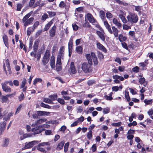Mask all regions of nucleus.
<instances>
[{
	"mask_svg": "<svg viewBox=\"0 0 153 153\" xmlns=\"http://www.w3.org/2000/svg\"><path fill=\"white\" fill-rule=\"evenodd\" d=\"M49 122H47L45 124L39 126L37 127L33 128L32 131L34 133V134H38L40 133L42 131L45 130V128H48L50 126L48 124L49 123Z\"/></svg>",
	"mask_w": 153,
	"mask_h": 153,
	"instance_id": "obj_1",
	"label": "nucleus"
},
{
	"mask_svg": "<svg viewBox=\"0 0 153 153\" xmlns=\"http://www.w3.org/2000/svg\"><path fill=\"white\" fill-rule=\"evenodd\" d=\"M126 18L127 21L132 24L136 23L138 20V17L137 14L132 13H130Z\"/></svg>",
	"mask_w": 153,
	"mask_h": 153,
	"instance_id": "obj_2",
	"label": "nucleus"
},
{
	"mask_svg": "<svg viewBox=\"0 0 153 153\" xmlns=\"http://www.w3.org/2000/svg\"><path fill=\"white\" fill-rule=\"evenodd\" d=\"M92 63L91 62L90 63L85 62L82 64L81 68L83 71L85 73L89 72L91 71V66Z\"/></svg>",
	"mask_w": 153,
	"mask_h": 153,
	"instance_id": "obj_3",
	"label": "nucleus"
},
{
	"mask_svg": "<svg viewBox=\"0 0 153 153\" xmlns=\"http://www.w3.org/2000/svg\"><path fill=\"white\" fill-rule=\"evenodd\" d=\"M31 14L29 13L25 16L22 19V22L24 23V25L26 27L30 24L33 21L34 18L33 17H31L28 19L30 16Z\"/></svg>",
	"mask_w": 153,
	"mask_h": 153,
	"instance_id": "obj_4",
	"label": "nucleus"
},
{
	"mask_svg": "<svg viewBox=\"0 0 153 153\" xmlns=\"http://www.w3.org/2000/svg\"><path fill=\"white\" fill-rule=\"evenodd\" d=\"M61 56H62V55H61ZM61 57L60 56H57L56 59V64L55 67L56 68V70L58 71H60L62 69L61 60L62 59L61 58Z\"/></svg>",
	"mask_w": 153,
	"mask_h": 153,
	"instance_id": "obj_5",
	"label": "nucleus"
},
{
	"mask_svg": "<svg viewBox=\"0 0 153 153\" xmlns=\"http://www.w3.org/2000/svg\"><path fill=\"white\" fill-rule=\"evenodd\" d=\"M126 13L122 10H120L118 16L122 22L124 23H126L127 22V20L125 18Z\"/></svg>",
	"mask_w": 153,
	"mask_h": 153,
	"instance_id": "obj_6",
	"label": "nucleus"
},
{
	"mask_svg": "<svg viewBox=\"0 0 153 153\" xmlns=\"http://www.w3.org/2000/svg\"><path fill=\"white\" fill-rule=\"evenodd\" d=\"M3 91L6 93H10L12 91L11 88L7 85V82H3L1 83Z\"/></svg>",
	"mask_w": 153,
	"mask_h": 153,
	"instance_id": "obj_7",
	"label": "nucleus"
},
{
	"mask_svg": "<svg viewBox=\"0 0 153 153\" xmlns=\"http://www.w3.org/2000/svg\"><path fill=\"white\" fill-rule=\"evenodd\" d=\"M85 19H86L91 23L94 24L97 22L96 20L94 18L93 16L90 13H88L85 16Z\"/></svg>",
	"mask_w": 153,
	"mask_h": 153,
	"instance_id": "obj_8",
	"label": "nucleus"
},
{
	"mask_svg": "<svg viewBox=\"0 0 153 153\" xmlns=\"http://www.w3.org/2000/svg\"><path fill=\"white\" fill-rule=\"evenodd\" d=\"M119 30L115 26H112L111 28L108 32L110 34H113L115 37H117L118 36Z\"/></svg>",
	"mask_w": 153,
	"mask_h": 153,
	"instance_id": "obj_9",
	"label": "nucleus"
},
{
	"mask_svg": "<svg viewBox=\"0 0 153 153\" xmlns=\"http://www.w3.org/2000/svg\"><path fill=\"white\" fill-rule=\"evenodd\" d=\"M50 54L48 51H47L45 54L42 59V62L44 65L47 64L49 59Z\"/></svg>",
	"mask_w": 153,
	"mask_h": 153,
	"instance_id": "obj_10",
	"label": "nucleus"
},
{
	"mask_svg": "<svg viewBox=\"0 0 153 153\" xmlns=\"http://www.w3.org/2000/svg\"><path fill=\"white\" fill-rule=\"evenodd\" d=\"M5 63L4 64L3 68L4 70L5 71L6 74H7V71L6 67L7 69V71L9 72V73L10 74L11 73V71L10 67V64L9 61L8 59H7L5 61Z\"/></svg>",
	"mask_w": 153,
	"mask_h": 153,
	"instance_id": "obj_11",
	"label": "nucleus"
},
{
	"mask_svg": "<svg viewBox=\"0 0 153 153\" xmlns=\"http://www.w3.org/2000/svg\"><path fill=\"white\" fill-rule=\"evenodd\" d=\"M38 143V141L34 140L28 143H26L25 146V149H28L32 147L34 145L37 144Z\"/></svg>",
	"mask_w": 153,
	"mask_h": 153,
	"instance_id": "obj_12",
	"label": "nucleus"
},
{
	"mask_svg": "<svg viewBox=\"0 0 153 153\" xmlns=\"http://www.w3.org/2000/svg\"><path fill=\"white\" fill-rule=\"evenodd\" d=\"M69 72L73 74H75L76 72L74 62H71V64L69 70Z\"/></svg>",
	"mask_w": 153,
	"mask_h": 153,
	"instance_id": "obj_13",
	"label": "nucleus"
},
{
	"mask_svg": "<svg viewBox=\"0 0 153 153\" xmlns=\"http://www.w3.org/2000/svg\"><path fill=\"white\" fill-rule=\"evenodd\" d=\"M6 124L5 122H2L0 123V135H1L4 132Z\"/></svg>",
	"mask_w": 153,
	"mask_h": 153,
	"instance_id": "obj_14",
	"label": "nucleus"
},
{
	"mask_svg": "<svg viewBox=\"0 0 153 153\" xmlns=\"http://www.w3.org/2000/svg\"><path fill=\"white\" fill-rule=\"evenodd\" d=\"M97 48L100 50H101L104 52H107V50L105 48L100 42L97 43Z\"/></svg>",
	"mask_w": 153,
	"mask_h": 153,
	"instance_id": "obj_15",
	"label": "nucleus"
},
{
	"mask_svg": "<svg viewBox=\"0 0 153 153\" xmlns=\"http://www.w3.org/2000/svg\"><path fill=\"white\" fill-rule=\"evenodd\" d=\"M56 26L54 25L49 30V32L51 37H52L55 36L56 32Z\"/></svg>",
	"mask_w": 153,
	"mask_h": 153,
	"instance_id": "obj_16",
	"label": "nucleus"
},
{
	"mask_svg": "<svg viewBox=\"0 0 153 153\" xmlns=\"http://www.w3.org/2000/svg\"><path fill=\"white\" fill-rule=\"evenodd\" d=\"M50 65L52 68H55V57L53 55H52L51 58Z\"/></svg>",
	"mask_w": 153,
	"mask_h": 153,
	"instance_id": "obj_17",
	"label": "nucleus"
},
{
	"mask_svg": "<svg viewBox=\"0 0 153 153\" xmlns=\"http://www.w3.org/2000/svg\"><path fill=\"white\" fill-rule=\"evenodd\" d=\"M97 33L101 39L102 41H104L105 40V37L104 36V31H103L102 32H101L100 31H97Z\"/></svg>",
	"mask_w": 153,
	"mask_h": 153,
	"instance_id": "obj_18",
	"label": "nucleus"
},
{
	"mask_svg": "<svg viewBox=\"0 0 153 153\" xmlns=\"http://www.w3.org/2000/svg\"><path fill=\"white\" fill-rule=\"evenodd\" d=\"M53 19H52L51 21L49 22L48 24L45 25L44 28V31H47L51 25L53 24Z\"/></svg>",
	"mask_w": 153,
	"mask_h": 153,
	"instance_id": "obj_19",
	"label": "nucleus"
},
{
	"mask_svg": "<svg viewBox=\"0 0 153 153\" xmlns=\"http://www.w3.org/2000/svg\"><path fill=\"white\" fill-rule=\"evenodd\" d=\"M91 54L92 58V61H93V62L95 65H97L98 64V61L95 53H94L92 52L91 53Z\"/></svg>",
	"mask_w": 153,
	"mask_h": 153,
	"instance_id": "obj_20",
	"label": "nucleus"
},
{
	"mask_svg": "<svg viewBox=\"0 0 153 153\" xmlns=\"http://www.w3.org/2000/svg\"><path fill=\"white\" fill-rule=\"evenodd\" d=\"M113 22L117 26L118 28H120L122 27V24L119 22L116 18H114L113 19Z\"/></svg>",
	"mask_w": 153,
	"mask_h": 153,
	"instance_id": "obj_21",
	"label": "nucleus"
},
{
	"mask_svg": "<svg viewBox=\"0 0 153 153\" xmlns=\"http://www.w3.org/2000/svg\"><path fill=\"white\" fill-rule=\"evenodd\" d=\"M3 39L5 46L8 48V43L7 36L6 35H4L3 36Z\"/></svg>",
	"mask_w": 153,
	"mask_h": 153,
	"instance_id": "obj_22",
	"label": "nucleus"
},
{
	"mask_svg": "<svg viewBox=\"0 0 153 153\" xmlns=\"http://www.w3.org/2000/svg\"><path fill=\"white\" fill-rule=\"evenodd\" d=\"M65 49V47L63 46L62 47L60 48V51H59L58 55L57 56H61V55H62V56L61 57V58L62 59H63V56H64V50Z\"/></svg>",
	"mask_w": 153,
	"mask_h": 153,
	"instance_id": "obj_23",
	"label": "nucleus"
},
{
	"mask_svg": "<svg viewBox=\"0 0 153 153\" xmlns=\"http://www.w3.org/2000/svg\"><path fill=\"white\" fill-rule=\"evenodd\" d=\"M64 143L65 142L64 141H62L59 143L56 148L57 149L59 150L62 149L63 148Z\"/></svg>",
	"mask_w": 153,
	"mask_h": 153,
	"instance_id": "obj_24",
	"label": "nucleus"
},
{
	"mask_svg": "<svg viewBox=\"0 0 153 153\" xmlns=\"http://www.w3.org/2000/svg\"><path fill=\"white\" fill-rule=\"evenodd\" d=\"M104 23L105 26V27L107 29L108 31L109 32V31L110 30H111V29L110 25H109V24L106 21H104Z\"/></svg>",
	"mask_w": 153,
	"mask_h": 153,
	"instance_id": "obj_25",
	"label": "nucleus"
},
{
	"mask_svg": "<svg viewBox=\"0 0 153 153\" xmlns=\"http://www.w3.org/2000/svg\"><path fill=\"white\" fill-rule=\"evenodd\" d=\"M82 48L81 46H78L76 48V51L79 54H82Z\"/></svg>",
	"mask_w": 153,
	"mask_h": 153,
	"instance_id": "obj_26",
	"label": "nucleus"
},
{
	"mask_svg": "<svg viewBox=\"0 0 153 153\" xmlns=\"http://www.w3.org/2000/svg\"><path fill=\"white\" fill-rule=\"evenodd\" d=\"M118 38L120 41L122 42L125 41L127 39L126 37L123 36V35L121 34L119 35Z\"/></svg>",
	"mask_w": 153,
	"mask_h": 153,
	"instance_id": "obj_27",
	"label": "nucleus"
},
{
	"mask_svg": "<svg viewBox=\"0 0 153 153\" xmlns=\"http://www.w3.org/2000/svg\"><path fill=\"white\" fill-rule=\"evenodd\" d=\"M59 6L60 8H64L65 7L66 9H68V7L66 6L65 3L64 1H61L60 2Z\"/></svg>",
	"mask_w": 153,
	"mask_h": 153,
	"instance_id": "obj_28",
	"label": "nucleus"
},
{
	"mask_svg": "<svg viewBox=\"0 0 153 153\" xmlns=\"http://www.w3.org/2000/svg\"><path fill=\"white\" fill-rule=\"evenodd\" d=\"M135 10L139 12V13H141V10L142 9V7L139 6H136L134 5Z\"/></svg>",
	"mask_w": 153,
	"mask_h": 153,
	"instance_id": "obj_29",
	"label": "nucleus"
},
{
	"mask_svg": "<svg viewBox=\"0 0 153 153\" xmlns=\"http://www.w3.org/2000/svg\"><path fill=\"white\" fill-rule=\"evenodd\" d=\"M47 119L45 118L42 119L35 121V125H37L38 124H41L46 121Z\"/></svg>",
	"mask_w": 153,
	"mask_h": 153,
	"instance_id": "obj_30",
	"label": "nucleus"
},
{
	"mask_svg": "<svg viewBox=\"0 0 153 153\" xmlns=\"http://www.w3.org/2000/svg\"><path fill=\"white\" fill-rule=\"evenodd\" d=\"M122 88L123 86L122 85H120L119 87L114 86L112 87V90L113 91L116 92L117 91L119 90V88L121 89Z\"/></svg>",
	"mask_w": 153,
	"mask_h": 153,
	"instance_id": "obj_31",
	"label": "nucleus"
},
{
	"mask_svg": "<svg viewBox=\"0 0 153 153\" xmlns=\"http://www.w3.org/2000/svg\"><path fill=\"white\" fill-rule=\"evenodd\" d=\"M50 143L49 142H42L41 143H40L38 145L39 146H50Z\"/></svg>",
	"mask_w": 153,
	"mask_h": 153,
	"instance_id": "obj_32",
	"label": "nucleus"
},
{
	"mask_svg": "<svg viewBox=\"0 0 153 153\" xmlns=\"http://www.w3.org/2000/svg\"><path fill=\"white\" fill-rule=\"evenodd\" d=\"M113 77L114 79H119L121 81H123L124 79V78L123 77L117 75L113 76Z\"/></svg>",
	"mask_w": 153,
	"mask_h": 153,
	"instance_id": "obj_33",
	"label": "nucleus"
},
{
	"mask_svg": "<svg viewBox=\"0 0 153 153\" xmlns=\"http://www.w3.org/2000/svg\"><path fill=\"white\" fill-rule=\"evenodd\" d=\"M49 97L51 99L50 100H51V101L52 100H55L57 98V94H53V95H50L49 96Z\"/></svg>",
	"mask_w": 153,
	"mask_h": 153,
	"instance_id": "obj_34",
	"label": "nucleus"
},
{
	"mask_svg": "<svg viewBox=\"0 0 153 153\" xmlns=\"http://www.w3.org/2000/svg\"><path fill=\"white\" fill-rule=\"evenodd\" d=\"M85 56L86 59L88 61V63H90V62H92V58L91 54H87Z\"/></svg>",
	"mask_w": 153,
	"mask_h": 153,
	"instance_id": "obj_35",
	"label": "nucleus"
},
{
	"mask_svg": "<svg viewBox=\"0 0 153 153\" xmlns=\"http://www.w3.org/2000/svg\"><path fill=\"white\" fill-rule=\"evenodd\" d=\"M27 82V80L26 79H23V80L22 81L21 84L20 86L21 88H22L25 87V85H26Z\"/></svg>",
	"mask_w": 153,
	"mask_h": 153,
	"instance_id": "obj_36",
	"label": "nucleus"
},
{
	"mask_svg": "<svg viewBox=\"0 0 153 153\" xmlns=\"http://www.w3.org/2000/svg\"><path fill=\"white\" fill-rule=\"evenodd\" d=\"M38 41H36L33 45V50L34 52H36L38 48Z\"/></svg>",
	"mask_w": 153,
	"mask_h": 153,
	"instance_id": "obj_37",
	"label": "nucleus"
},
{
	"mask_svg": "<svg viewBox=\"0 0 153 153\" xmlns=\"http://www.w3.org/2000/svg\"><path fill=\"white\" fill-rule=\"evenodd\" d=\"M100 16L102 20H104L105 18V14L104 12L102 10H101L100 12Z\"/></svg>",
	"mask_w": 153,
	"mask_h": 153,
	"instance_id": "obj_38",
	"label": "nucleus"
},
{
	"mask_svg": "<svg viewBox=\"0 0 153 153\" xmlns=\"http://www.w3.org/2000/svg\"><path fill=\"white\" fill-rule=\"evenodd\" d=\"M92 132L91 130H89L87 133V137L89 140H91L92 137Z\"/></svg>",
	"mask_w": 153,
	"mask_h": 153,
	"instance_id": "obj_39",
	"label": "nucleus"
},
{
	"mask_svg": "<svg viewBox=\"0 0 153 153\" xmlns=\"http://www.w3.org/2000/svg\"><path fill=\"white\" fill-rule=\"evenodd\" d=\"M125 98L128 101H129L130 100V98L128 92L126 91H125Z\"/></svg>",
	"mask_w": 153,
	"mask_h": 153,
	"instance_id": "obj_40",
	"label": "nucleus"
},
{
	"mask_svg": "<svg viewBox=\"0 0 153 153\" xmlns=\"http://www.w3.org/2000/svg\"><path fill=\"white\" fill-rule=\"evenodd\" d=\"M42 80L41 79L39 78H36L34 79L33 81V84L35 85L38 82H41Z\"/></svg>",
	"mask_w": 153,
	"mask_h": 153,
	"instance_id": "obj_41",
	"label": "nucleus"
},
{
	"mask_svg": "<svg viewBox=\"0 0 153 153\" xmlns=\"http://www.w3.org/2000/svg\"><path fill=\"white\" fill-rule=\"evenodd\" d=\"M110 111V109L109 108L106 107L103 109V113L104 114H106L109 113Z\"/></svg>",
	"mask_w": 153,
	"mask_h": 153,
	"instance_id": "obj_42",
	"label": "nucleus"
},
{
	"mask_svg": "<svg viewBox=\"0 0 153 153\" xmlns=\"http://www.w3.org/2000/svg\"><path fill=\"white\" fill-rule=\"evenodd\" d=\"M69 145V143L68 142L65 144L64 147V151L65 152H66L68 151Z\"/></svg>",
	"mask_w": 153,
	"mask_h": 153,
	"instance_id": "obj_43",
	"label": "nucleus"
},
{
	"mask_svg": "<svg viewBox=\"0 0 153 153\" xmlns=\"http://www.w3.org/2000/svg\"><path fill=\"white\" fill-rule=\"evenodd\" d=\"M52 132L51 130H47L45 131V134L46 135H53Z\"/></svg>",
	"mask_w": 153,
	"mask_h": 153,
	"instance_id": "obj_44",
	"label": "nucleus"
},
{
	"mask_svg": "<svg viewBox=\"0 0 153 153\" xmlns=\"http://www.w3.org/2000/svg\"><path fill=\"white\" fill-rule=\"evenodd\" d=\"M105 99L108 100H111L113 99V97L111 96H108L106 94H105L104 96Z\"/></svg>",
	"mask_w": 153,
	"mask_h": 153,
	"instance_id": "obj_45",
	"label": "nucleus"
},
{
	"mask_svg": "<svg viewBox=\"0 0 153 153\" xmlns=\"http://www.w3.org/2000/svg\"><path fill=\"white\" fill-rule=\"evenodd\" d=\"M72 39H71L68 43V50H72Z\"/></svg>",
	"mask_w": 153,
	"mask_h": 153,
	"instance_id": "obj_46",
	"label": "nucleus"
},
{
	"mask_svg": "<svg viewBox=\"0 0 153 153\" xmlns=\"http://www.w3.org/2000/svg\"><path fill=\"white\" fill-rule=\"evenodd\" d=\"M115 2L119 4H123L124 5H127V4L125 3L120 0H115Z\"/></svg>",
	"mask_w": 153,
	"mask_h": 153,
	"instance_id": "obj_47",
	"label": "nucleus"
},
{
	"mask_svg": "<svg viewBox=\"0 0 153 153\" xmlns=\"http://www.w3.org/2000/svg\"><path fill=\"white\" fill-rule=\"evenodd\" d=\"M123 29L125 30H128L129 29H131L130 26L126 24H123Z\"/></svg>",
	"mask_w": 153,
	"mask_h": 153,
	"instance_id": "obj_48",
	"label": "nucleus"
},
{
	"mask_svg": "<svg viewBox=\"0 0 153 153\" xmlns=\"http://www.w3.org/2000/svg\"><path fill=\"white\" fill-rule=\"evenodd\" d=\"M33 28L29 27L28 28L27 30V35L28 36H30L31 32L33 31Z\"/></svg>",
	"mask_w": 153,
	"mask_h": 153,
	"instance_id": "obj_49",
	"label": "nucleus"
},
{
	"mask_svg": "<svg viewBox=\"0 0 153 153\" xmlns=\"http://www.w3.org/2000/svg\"><path fill=\"white\" fill-rule=\"evenodd\" d=\"M40 106L42 107L45 108H50V106L48 105H46L43 102H41L40 104Z\"/></svg>",
	"mask_w": 153,
	"mask_h": 153,
	"instance_id": "obj_50",
	"label": "nucleus"
},
{
	"mask_svg": "<svg viewBox=\"0 0 153 153\" xmlns=\"http://www.w3.org/2000/svg\"><path fill=\"white\" fill-rule=\"evenodd\" d=\"M41 146H39L38 145L37 146V149L39 151L43 152H46V151L45 149L42 148L41 147Z\"/></svg>",
	"mask_w": 153,
	"mask_h": 153,
	"instance_id": "obj_51",
	"label": "nucleus"
},
{
	"mask_svg": "<svg viewBox=\"0 0 153 153\" xmlns=\"http://www.w3.org/2000/svg\"><path fill=\"white\" fill-rule=\"evenodd\" d=\"M57 100L58 102L61 104L63 105L65 104V102L63 99L58 98Z\"/></svg>",
	"mask_w": 153,
	"mask_h": 153,
	"instance_id": "obj_52",
	"label": "nucleus"
},
{
	"mask_svg": "<svg viewBox=\"0 0 153 153\" xmlns=\"http://www.w3.org/2000/svg\"><path fill=\"white\" fill-rule=\"evenodd\" d=\"M48 18V15L47 14H44L42 15L41 19L42 21H45Z\"/></svg>",
	"mask_w": 153,
	"mask_h": 153,
	"instance_id": "obj_53",
	"label": "nucleus"
},
{
	"mask_svg": "<svg viewBox=\"0 0 153 153\" xmlns=\"http://www.w3.org/2000/svg\"><path fill=\"white\" fill-rule=\"evenodd\" d=\"M47 13H48L49 16L50 17H52L53 16H55L56 14V13L55 12L48 11V12Z\"/></svg>",
	"mask_w": 153,
	"mask_h": 153,
	"instance_id": "obj_54",
	"label": "nucleus"
},
{
	"mask_svg": "<svg viewBox=\"0 0 153 153\" xmlns=\"http://www.w3.org/2000/svg\"><path fill=\"white\" fill-rule=\"evenodd\" d=\"M106 15V17L108 19H110L113 17V15L110 12L107 13Z\"/></svg>",
	"mask_w": 153,
	"mask_h": 153,
	"instance_id": "obj_55",
	"label": "nucleus"
},
{
	"mask_svg": "<svg viewBox=\"0 0 153 153\" xmlns=\"http://www.w3.org/2000/svg\"><path fill=\"white\" fill-rule=\"evenodd\" d=\"M39 25V22L38 21H36L35 22L33 25V30H34L36 28L37 26Z\"/></svg>",
	"mask_w": 153,
	"mask_h": 153,
	"instance_id": "obj_56",
	"label": "nucleus"
},
{
	"mask_svg": "<svg viewBox=\"0 0 153 153\" xmlns=\"http://www.w3.org/2000/svg\"><path fill=\"white\" fill-rule=\"evenodd\" d=\"M121 123L119 122L117 123H114L111 124V125L114 126H119L121 125Z\"/></svg>",
	"mask_w": 153,
	"mask_h": 153,
	"instance_id": "obj_57",
	"label": "nucleus"
},
{
	"mask_svg": "<svg viewBox=\"0 0 153 153\" xmlns=\"http://www.w3.org/2000/svg\"><path fill=\"white\" fill-rule=\"evenodd\" d=\"M9 143V140L8 139L5 138L4 142V146H7Z\"/></svg>",
	"mask_w": 153,
	"mask_h": 153,
	"instance_id": "obj_58",
	"label": "nucleus"
},
{
	"mask_svg": "<svg viewBox=\"0 0 153 153\" xmlns=\"http://www.w3.org/2000/svg\"><path fill=\"white\" fill-rule=\"evenodd\" d=\"M92 151L93 152H95L97 149V146L96 144H93L91 148Z\"/></svg>",
	"mask_w": 153,
	"mask_h": 153,
	"instance_id": "obj_59",
	"label": "nucleus"
},
{
	"mask_svg": "<svg viewBox=\"0 0 153 153\" xmlns=\"http://www.w3.org/2000/svg\"><path fill=\"white\" fill-rule=\"evenodd\" d=\"M43 101V102H45L49 103H50L51 102V100L47 98H44Z\"/></svg>",
	"mask_w": 153,
	"mask_h": 153,
	"instance_id": "obj_60",
	"label": "nucleus"
},
{
	"mask_svg": "<svg viewBox=\"0 0 153 153\" xmlns=\"http://www.w3.org/2000/svg\"><path fill=\"white\" fill-rule=\"evenodd\" d=\"M83 27L86 28L89 27H90L89 23L87 22H85L83 24Z\"/></svg>",
	"mask_w": 153,
	"mask_h": 153,
	"instance_id": "obj_61",
	"label": "nucleus"
},
{
	"mask_svg": "<svg viewBox=\"0 0 153 153\" xmlns=\"http://www.w3.org/2000/svg\"><path fill=\"white\" fill-rule=\"evenodd\" d=\"M144 102L147 105L150 104H151L152 102V100H144Z\"/></svg>",
	"mask_w": 153,
	"mask_h": 153,
	"instance_id": "obj_62",
	"label": "nucleus"
},
{
	"mask_svg": "<svg viewBox=\"0 0 153 153\" xmlns=\"http://www.w3.org/2000/svg\"><path fill=\"white\" fill-rule=\"evenodd\" d=\"M72 26L74 30L76 31L78 29V27L76 25L73 24H72Z\"/></svg>",
	"mask_w": 153,
	"mask_h": 153,
	"instance_id": "obj_63",
	"label": "nucleus"
},
{
	"mask_svg": "<svg viewBox=\"0 0 153 153\" xmlns=\"http://www.w3.org/2000/svg\"><path fill=\"white\" fill-rule=\"evenodd\" d=\"M145 79L144 78H141L139 79V82L141 84H143L145 82Z\"/></svg>",
	"mask_w": 153,
	"mask_h": 153,
	"instance_id": "obj_64",
	"label": "nucleus"
}]
</instances>
